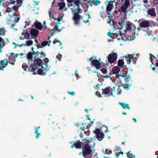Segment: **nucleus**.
<instances>
[{
  "mask_svg": "<svg viewBox=\"0 0 158 158\" xmlns=\"http://www.w3.org/2000/svg\"><path fill=\"white\" fill-rule=\"evenodd\" d=\"M80 1L81 0H75L73 3H68L67 4L68 8L72 6L74 7V8H71V9L73 15V19L76 25H79L80 21L83 19V17L80 15L82 12V10L80 7L82 4Z\"/></svg>",
  "mask_w": 158,
  "mask_h": 158,
  "instance_id": "f257e3e1",
  "label": "nucleus"
},
{
  "mask_svg": "<svg viewBox=\"0 0 158 158\" xmlns=\"http://www.w3.org/2000/svg\"><path fill=\"white\" fill-rule=\"evenodd\" d=\"M33 48H32V52H29L27 55V59L28 60L32 59L33 58V55H35V56L33 58V60H34V63H32L31 65V69L33 70V74H40V58L37 56L39 54V52H35L33 50Z\"/></svg>",
  "mask_w": 158,
  "mask_h": 158,
  "instance_id": "f03ea898",
  "label": "nucleus"
},
{
  "mask_svg": "<svg viewBox=\"0 0 158 158\" xmlns=\"http://www.w3.org/2000/svg\"><path fill=\"white\" fill-rule=\"evenodd\" d=\"M91 143H93L94 146L95 143L94 142L89 140L88 142L85 143L82 147V152L79 153L80 155H83L85 158H89L87 156L89 155L91 153H92L93 154L94 153L95 149V148L92 149L93 147L91 145Z\"/></svg>",
  "mask_w": 158,
  "mask_h": 158,
  "instance_id": "7ed1b4c3",
  "label": "nucleus"
},
{
  "mask_svg": "<svg viewBox=\"0 0 158 158\" xmlns=\"http://www.w3.org/2000/svg\"><path fill=\"white\" fill-rule=\"evenodd\" d=\"M49 61L48 59L45 58L44 60L40 59V75L44 76L46 72L48 70V63Z\"/></svg>",
  "mask_w": 158,
  "mask_h": 158,
  "instance_id": "20e7f679",
  "label": "nucleus"
},
{
  "mask_svg": "<svg viewBox=\"0 0 158 158\" xmlns=\"http://www.w3.org/2000/svg\"><path fill=\"white\" fill-rule=\"evenodd\" d=\"M118 54L116 52H112L111 53L108 55L107 57L108 62L110 64H112L117 59Z\"/></svg>",
  "mask_w": 158,
  "mask_h": 158,
  "instance_id": "39448f33",
  "label": "nucleus"
},
{
  "mask_svg": "<svg viewBox=\"0 0 158 158\" xmlns=\"http://www.w3.org/2000/svg\"><path fill=\"white\" fill-rule=\"evenodd\" d=\"M130 4L129 0H125L124 3L121 6V8L118 10V12H123L127 14V9Z\"/></svg>",
  "mask_w": 158,
  "mask_h": 158,
  "instance_id": "423d86ee",
  "label": "nucleus"
},
{
  "mask_svg": "<svg viewBox=\"0 0 158 158\" xmlns=\"http://www.w3.org/2000/svg\"><path fill=\"white\" fill-rule=\"evenodd\" d=\"M108 1L109 0H107L105 3L106 4V3H108V4H106V10L107 11H110L112 10L114 7L113 3L115 2L116 0Z\"/></svg>",
  "mask_w": 158,
  "mask_h": 158,
  "instance_id": "0eeeda50",
  "label": "nucleus"
},
{
  "mask_svg": "<svg viewBox=\"0 0 158 158\" xmlns=\"http://www.w3.org/2000/svg\"><path fill=\"white\" fill-rule=\"evenodd\" d=\"M101 61L100 58H99L98 60L95 59L91 61L92 64L97 69H99L101 67V64L100 62Z\"/></svg>",
  "mask_w": 158,
  "mask_h": 158,
  "instance_id": "6e6552de",
  "label": "nucleus"
},
{
  "mask_svg": "<svg viewBox=\"0 0 158 158\" xmlns=\"http://www.w3.org/2000/svg\"><path fill=\"white\" fill-rule=\"evenodd\" d=\"M124 34H123L121 32V31H119L118 32V34H117V39L118 40H120L121 39L123 41H127V40H131V37L130 36V39L127 38L126 37H123V35H124Z\"/></svg>",
  "mask_w": 158,
  "mask_h": 158,
  "instance_id": "1a4fd4ad",
  "label": "nucleus"
},
{
  "mask_svg": "<svg viewBox=\"0 0 158 158\" xmlns=\"http://www.w3.org/2000/svg\"><path fill=\"white\" fill-rule=\"evenodd\" d=\"M150 25V23L149 21L147 20H143V21H142L139 24V26L140 27L147 28L148 30H149Z\"/></svg>",
  "mask_w": 158,
  "mask_h": 158,
  "instance_id": "9d476101",
  "label": "nucleus"
},
{
  "mask_svg": "<svg viewBox=\"0 0 158 158\" xmlns=\"http://www.w3.org/2000/svg\"><path fill=\"white\" fill-rule=\"evenodd\" d=\"M126 28L127 30L129 31L131 30L132 32H133L134 34H135V30L136 29V27L135 25L132 23H130L129 24L126 25Z\"/></svg>",
  "mask_w": 158,
  "mask_h": 158,
  "instance_id": "9b49d317",
  "label": "nucleus"
},
{
  "mask_svg": "<svg viewBox=\"0 0 158 158\" xmlns=\"http://www.w3.org/2000/svg\"><path fill=\"white\" fill-rule=\"evenodd\" d=\"M8 62L9 61H8L6 59H4L3 60H0V70H3L7 65Z\"/></svg>",
  "mask_w": 158,
  "mask_h": 158,
  "instance_id": "f8f14e48",
  "label": "nucleus"
},
{
  "mask_svg": "<svg viewBox=\"0 0 158 158\" xmlns=\"http://www.w3.org/2000/svg\"><path fill=\"white\" fill-rule=\"evenodd\" d=\"M81 142L79 140L75 141L74 143L71 146V147L73 148L75 147L76 149H81L82 147L81 146Z\"/></svg>",
  "mask_w": 158,
  "mask_h": 158,
  "instance_id": "ddd939ff",
  "label": "nucleus"
},
{
  "mask_svg": "<svg viewBox=\"0 0 158 158\" xmlns=\"http://www.w3.org/2000/svg\"><path fill=\"white\" fill-rule=\"evenodd\" d=\"M148 14L152 17H156V13L155 10L154 8L149 9L147 11Z\"/></svg>",
  "mask_w": 158,
  "mask_h": 158,
  "instance_id": "4468645a",
  "label": "nucleus"
},
{
  "mask_svg": "<svg viewBox=\"0 0 158 158\" xmlns=\"http://www.w3.org/2000/svg\"><path fill=\"white\" fill-rule=\"evenodd\" d=\"M50 38L51 36H49L48 37V41L46 40L43 42L41 44V46H40V48L45 47L47 45L48 46H50V44L51 42V41L50 40Z\"/></svg>",
  "mask_w": 158,
  "mask_h": 158,
  "instance_id": "2eb2a0df",
  "label": "nucleus"
},
{
  "mask_svg": "<svg viewBox=\"0 0 158 158\" xmlns=\"http://www.w3.org/2000/svg\"><path fill=\"white\" fill-rule=\"evenodd\" d=\"M30 33L31 35L35 37L39 34V31L35 29H32L31 30Z\"/></svg>",
  "mask_w": 158,
  "mask_h": 158,
  "instance_id": "dca6fc26",
  "label": "nucleus"
},
{
  "mask_svg": "<svg viewBox=\"0 0 158 158\" xmlns=\"http://www.w3.org/2000/svg\"><path fill=\"white\" fill-rule=\"evenodd\" d=\"M125 57L128 64H130L131 59H133V55L131 54L128 55V56H126Z\"/></svg>",
  "mask_w": 158,
  "mask_h": 158,
  "instance_id": "f3484780",
  "label": "nucleus"
},
{
  "mask_svg": "<svg viewBox=\"0 0 158 158\" xmlns=\"http://www.w3.org/2000/svg\"><path fill=\"white\" fill-rule=\"evenodd\" d=\"M120 70V69L118 67L114 66L112 69V72L113 74H116L118 73Z\"/></svg>",
  "mask_w": 158,
  "mask_h": 158,
  "instance_id": "a211bd4d",
  "label": "nucleus"
},
{
  "mask_svg": "<svg viewBox=\"0 0 158 158\" xmlns=\"http://www.w3.org/2000/svg\"><path fill=\"white\" fill-rule=\"evenodd\" d=\"M119 104L122 106L123 109H124L125 108H127L129 109H130V107L129 106V105L128 104L119 102Z\"/></svg>",
  "mask_w": 158,
  "mask_h": 158,
  "instance_id": "6ab92c4d",
  "label": "nucleus"
},
{
  "mask_svg": "<svg viewBox=\"0 0 158 158\" xmlns=\"http://www.w3.org/2000/svg\"><path fill=\"white\" fill-rule=\"evenodd\" d=\"M104 137V134L102 132L97 135V138L99 141L102 140Z\"/></svg>",
  "mask_w": 158,
  "mask_h": 158,
  "instance_id": "aec40b11",
  "label": "nucleus"
},
{
  "mask_svg": "<svg viewBox=\"0 0 158 158\" xmlns=\"http://www.w3.org/2000/svg\"><path fill=\"white\" fill-rule=\"evenodd\" d=\"M22 35H24V39H28L29 38H30V33L28 32L27 31L25 32L22 33Z\"/></svg>",
  "mask_w": 158,
  "mask_h": 158,
  "instance_id": "412c9836",
  "label": "nucleus"
},
{
  "mask_svg": "<svg viewBox=\"0 0 158 158\" xmlns=\"http://www.w3.org/2000/svg\"><path fill=\"white\" fill-rule=\"evenodd\" d=\"M150 60L152 62V63L153 64V62H152V57H153L156 60V61L157 62L156 63V65L157 67H158V59L157 60L155 56L153 55L151 53H150ZM157 58H158V54L157 55Z\"/></svg>",
  "mask_w": 158,
  "mask_h": 158,
  "instance_id": "4be33fe9",
  "label": "nucleus"
},
{
  "mask_svg": "<svg viewBox=\"0 0 158 158\" xmlns=\"http://www.w3.org/2000/svg\"><path fill=\"white\" fill-rule=\"evenodd\" d=\"M65 5V3L64 2L58 3L57 5L59 7V10H62Z\"/></svg>",
  "mask_w": 158,
  "mask_h": 158,
  "instance_id": "5701e85b",
  "label": "nucleus"
},
{
  "mask_svg": "<svg viewBox=\"0 0 158 158\" xmlns=\"http://www.w3.org/2000/svg\"><path fill=\"white\" fill-rule=\"evenodd\" d=\"M127 82H126V83H125V84H123L122 83H121V85L125 89H126L127 90H128L130 88L129 86H131V85L129 84H127Z\"/></svg>",
  "mask_w": 158,
  "mask_h": 158,
  "instance_id": "b1692460",
  "label": "nucleus"
},
{
  "mask_svg": "<svg viewBox=\"0 0 158 158\" xmlns=\"http://www.w3.org/2000/svg\"><path fill=\"white\" fill-rule=\"evenodd\" d=\"M124 64V62L123 60L119 59L118 61V65L120 67H122Z\"/></svg>",
  "mask_w": 158,
  "mask_h": 158,
  "instance_id": "393cba45",
  "label": "nucleus"
},
{
  "mask_svg": "<svg viewBox=\"0 0 158 158\" xmlns=\"http://www.w3.org/2000/svg\"><path fill=\"white\" fill-rule=\"evenodd\" d=\"M110 88V86H108L106 87L104 89H102V90L103 91H104V94H107L109 93Z\"/></svg>",
  "mask_w": 158,
  "mask_h": 158,
  "instance_id": "a878e982",
  "label": "nucleus"
},
{
  "mask_svg": "<svg viewBox=\"0 0 158 158\" xmlns=\"http://www.w3.org/2000/svg\"><path fill=\"white\" fill-rule=\"evenodd\" d=\"M90 2L91 3H92V2H94V5L95 6L98 5L101 3V2L98 0H96V1L93 0L92 1H91V0H90L89 1H88V2Z\"/></svg>",
  "mask_w": 158,
  "mask_h": 158,
  "instance_id": "bb28decb",
  "label": "nucleus"
},
{
  "mask_svg": "<svg viewBox=\"0 0 158 158\" xmlns=\"http://www.w3.org/2000/svg\"><path fill=\"white\" fill-rule=\"evenodd\" d=\"M22 67L25 71H30V68L26 64L22 65Z\"/></svg>",
  "mask_w": 158,
  "mask_h": 158,
  "instance_id": "cd10ccee",
  "label": "nucleus"
},
{
  "mask_svg": "<svg viewBox=\"0 0 158 158\" xmlns=\"http://www.w3.org/2000/svg\"><path fill=\"white\" fill-rule=\"evenodd\" d=\"M40 128V126H39L38 127H35V133L36 134V139H38L39 138V135H40V133H39L38 132V129Z\"/></svg>",
  "mask_w": 158,
  "mask_h": 158,
  "instance_id": "c85d7f7f",
  "label": "nucleus"
},
{
  "mask_svg": "<svg viewBox=\"0 0 158 158\" xmlns=\"http://www.w3.org/2000/svg\"><path fill=\"white\" fill-rule=\"evenodd\" d=\"M7 24L9 25L10 26L12 27L14 25L15 23L14 22L13 20H7Z\"/></svg>",
  "mask_w": 158,
  "mask_h": 158,
  "instance_id": "c756f323",
  "label": "nucleus"
},
{
  "mask_svg": "<svg viewBox=\"0 0 158 158\" xmlns=\"http://www.w3.org/2000/svg\"><path fill=\"white\" fill-rule=\"evenodd\" d=\"M46 21H44L43 22V25H42V23H40V30H41L43 28H44L45 30V29L46 28H47V27L46 25Z\"/></svg>",
  "mask_w": 158,
  "mask_h": 158,
  "instance_id": "7c9ffc66",
  "label": "nucleus"
},
{
  "mask_svg": "<svg viewBox=\"0 0 158 158\" xmlns=\"http://www.w3.org/2000/svg\"><path fill=\"white\" fill-rule=\"evenodd\" d=\"M5 34V28L3 27L0 28V36L4 35Z\"/></svg>",
  "mask_w": 158,
  "mask_h": 158,
  "instance_id": "2f4dec72",
  "label": "nucleus"
},
{
  "mask_svg": "<svg viewBox=\"0 0 158 158\" xmlns=\"http://www.w3.org/2000/svg\"><path fill=\"white\" fill-rule=\"evenodd\" d=\"M35 27L38 30H40V22L36 21L34 23Z\"/></svg>",
  "mask_w": 158,
  "mask_h": 158,
  "instance_id": "473e14b6",
  "label": "nucleus"
},
{
  "mask_svg": "<svg viewBox=\"0 0 158 158\" xmlns=\"http://www.w3.org/2000/svg\"><path fill=\"white\" fill-rule=\"evenodd\" d=\"M124 0H117L116 2L115 5L116 7L118 6V5H121L122 3V2Z\"/></svg>",
  "mask_w": 158,
  "mask_h": 158,
  "instance_id": "72a5a7b5",
  "label": "nucleus"
},
{
  "mask_svg": "<svg viewBox=\"0 0 158 158\" xmlns=\"http://www.w3.org/2000/svg\"><path fill=\"white\" fill-rule=\"evenodd\" d=\"M26 45L27 46H30L32 44H33V41L31 40L27 41L26 42Z\"/></svg>",
  "mask_w": 158,
  "mask_h": 158,
  "instance_id": "f704fd0d",
  "label": "nucleus"
},
{
  "mask_svg": "<svg viewBox=\"0 0 158 158\" xmlns=\"http://www.w3.org/2000/svg\"><path fill=\"white\" fill-rule=\"evenodd\" d=\"M5 0H0V7H2L4 3ZM1 12H0V17L2 16Z\"/></svg>",
  "mask_w": 158,
  "mask_h": 158,
  "instance_id": "c9c22d12",
  "label": "nucleus"
},
{
  "mask_svg": "<svg viewBox=\"0 0 158 158\" xmlns=\"http://www.w3.org/2000/svg\"><path fill=\"white\" fill-rule=\"evenodd\" d=\"M126 77V78L124 79L125 83H126V82H127V80L128 81L129 80L131 79V77L130 75H128L127 74Z\"/></svg>",
  "mask_w": 158,
  "mask_h": 158,
  "instance_id": "e433bc0d",
  "label": "nucleus"
},
{
  "mask_svg": "<svg viewBox=\"0 0 158 158\" xmlns=\"http://www.w3.org/2000/svg\"><path fill=\"white\" fill-rule=\"evenodd\" d=\"M100 71H101L102 73L104 74H106L107 73V69L105 68H102L100 69Z\"/></svg>",
  "mask_w": 158,
  "mask_h": 158,
  "instance_id": "4c0bfd02",
  "label": "nucleus"
},
{
  "mask_svg": "<svg viewBox=\"0 0 158 158\" xmlns=\"http://www.w3.org/2000/svg\"><path fill=\"white\" fill-rule=\"evenodd\" d=\"M40 58H44L46 56V54L44 52H40Z\"/></svg>",
  "mask_w": 158,
  "mask_h": 158,
  "instance_id": "58836bf2",
  "label": "nucleus"
},
{
  "mask_svg": "<svg viewBox=\"0 0 158 158\" xmlns=\"http://www.w3.org/2000/svg\"><path fill=\"white\" fill-rule=\"evenodd\" d=\"M59 27V25H58V24H56V25H55L54 26L53 29H55L58 32H60V31L61 30L58 29V28Z\"/></svg>",
  "mask_w": 158,
  "mask_h": 158,
  "instance_id": "ea45409f",
  "label": "nucleus"
},
{
  "mask_svg": "<svg viewBox=\"0 0 158 158\" xmlns=\"http://www.w3.org/2000/svg\"><path fill=\"white\" fill-rule=\"evenodd\" d=\"M94 132L95 134L97 135L99 133H101L100 132V129L99 128L96 129L94 131Z\"/></svg>",
  "mask_w": 158,
  "mask_h": 158,
  "instance_id": "a19ab883",
  "label": "nucleus"
},
{
  "mask_svg": "<svg viewBox=\"0 0 158 158\" xmlns=\"http://www.w3.org/2000/svg\"><path fill=\"white\" fill-rule=\"evenodd\" d=\"M127 74V71L123 72L122 74H121L120 76L123 77H125Z\"/></svg>",
  "mask_w": 158,
  "mask_h": 158,
  "instance_id": "79ce46f5",
  "label": "nucleus"
},
{
  "mask_svg": "<svg viewBox=\"0 0 158 158\" xmlns=\"http://www.w3.org/2000/svg\"><path fill=\"white\" fill-rule=\"evenodd\" d=\"M19 7L18 6H12V7L11 8H12L14 10H15L16 11H17Z\"/></svg>",
  "mask_w": 158,
  "mask_h": 158,
  "instance_id": "37998d69",
  "label": "nucleus"
},
{
  "mask_svg": "<svg viewBox=\"0 0 158 158\" xmlns=\"http://www.w3.org/2000/svg\"><path fill=\"white\" fill-rule=\"evenodd\" d=\"M19 17H15V19L13 20V21L15 23H18L19 20Z\"/></svg>",
  "mask_w": 158,
  "mask_h": 158,
  "instance_id": "c03bdc74",
  "label": "nucleus"
},
{
  "mask_svg": "<svg viewBox=\"0 0 158 158\" xmlns=\"http://www.w3.org/2000/svg\"><path fill=\"white\" fill-rule=\"evenodd\" d=\"M112 21V20L111 17L109 16V19H107V23L108 24L111 23Z\"/></svg>",
  "mask_w": 158,
  "mask_h": 158,
  "instance_id": "a18cd8bd",
  "label": "nucleus"
},
{
  "mask_svg": "<svg viewBox=\"0 0 158 158\" xmlns=\"http://www.w3.org/2000/svg\"><path fill=\"white\" fill-rule=\"evenodd\" d=\"M5 45V43H3V44H0V52H2V50L1 49L2 48H3V47Z\"/></svg>",
  "mask_w": 158,
  "mask_h": 158,
  "instance_id": "49530a36",
  "label": "nucleus"
},
{
  "mask_svg": "<svg viewBox=\"0 0 158 158\" xmlns=\"http://www.w3.org/2000/svg\"><path fill=\"white\" fill-rule=\"evenodd\" d=\"M108 34L107 35L110 37H112V35H116L117 34H115V33H112L111 32H108Z\"/></svg>",
  "mask_w": 158,
  "mask_h": 158,
  "instance_id": "de8ad7c7",
  "label": "nucleus"
},
{
  "mask_svg": "<svg viewBox=\"0 0 158 158\" xmlns=\"http://www.w3.org/2000/svg\"><path fill=\"white\" fill-rule=\"evenodd\" d=\"M124 22L121 21L118 22V23L119 24V25L120 26V27H122V29L123 28V25H124L123 24Z\"/></svg>",
  "mask_w": 158,
  "mask_h": 158,
  "instance_id": "09e8293b",
  "label": "nucleus"
},
{
  "mask_svg": "<svg viewBox=\"0 0 158 158\" xmlns=\"http://www.w3.org/2000/svg\"><path fill=\"white\" fill-rule=\"evenodd\" d=\"M68 93L69 94L73 96H74L75 94V93L74 91H72V92L68 91Z\"/></svg>",
  "mask_w": 158,
  "mask_h": 158,
  "instance_id": "8fccbe9b",
  "label": "nucleus"
},
{
  "mask_svg": "<svg viewBox=\"0 0 158 158\" xmlns=\"http://www.w3.org/2000/svg\"><path fill=\"white\" fill-rule=\"evenodd\" d=\"M112 23L113 27H116V26L117 25V24L116 22L114 21V20L113 19H112Z\"/></svg>",
  "mask_w": 158,
  "mask_h": 158,
  "instance_id": "3c124183",
  "label": "nucleus"
},
{
  "mask_svg": "<svg viewBox=\"0 0 158 158\" xmlns=\"http://www.w3.org/2000/svg\"><path fill=\"white\" fill-rule=\"evenodd\" d=\"M89 140H90L89 139V140H88V139H83L82 140V143H85L86 142H88V141Z\"/></svg>",
  "mask_w": 158,
  "mask_h": 158,
  "instance_id": "603ef678",
  "label": "nucleus"
},
{
  "mask_svg": "<svg viewBox=\"0 0 158 158\" xmlns=\"http://www.w3.org/2000/svg\"><path fill=\"white\" fill-rule=\"evenodd\" d=\"M31 22V21H26L25 22V26H27L29 25L30 23Z\"/></svg>",
  "mask_w": 158,
  "mask_h": 158,
  "instance_id": "864d4df0",
  "label": "nucleus"
},
{
  "mask_svg": "<svg viewBox=\"0 0 158 158\" xmlns=\"http://www.w3.org/2000/svg\"><path fill=\"white\" fill-rule=\"evenodd\" d=\"M57 20L58 22H57V23H56V24H58L59 23V22H60V21L61 20V18L60 17V18H58L57 19Z\"/></svg>",
  "mask_w": 158,
  "mask_h": 158,
  "instance_id": "5fc2aeb1",
  "label": "nucleus"
},
{
  "mask_svg": "<svg viewBox=\"0 0 158 158\" xmlns=\"http://www.w3.org/2000/svg\"><path fill=\"white\" fill-rule=\"evenodd\" d=\"M119 155H120V153H119V152H118L115 153V156H116V157L117 158H118Z\"/></svg>",
  "mask_w": 158,
  "mask_h": 158,
  "instance_id": "6e6d98bb",
  "label": "nucleus"
},
{
  "mask_svg": "<svg viewBox=\"0 0 158 158\" xmlns=\"http://www.w3.org/2000/svg\"><path fill=\"white\" fill-rule=\"evenodd\" d=\"M75 0H67L68 3H72L74 2Z\"/></svg>",
  "mask_w": 158,
  "mask_h": 158,
  "instance_id": "4d7b16f0",
  "label": "nucleus"
},
{
  "mask_svg": "<svg viewBox=\"0 0 158 158\" xmlns=\"http://www.w3.org/2000/svg\"><path fill=\"white\" fill-rule=\"evenodd\" d=\"M154 2L155 3V6L156 5L158 4V0H153Z\"/></svg>",
  "mask_w": 158,
  "mask_h": 158,
  "instance_id": "13d9d810",
  "label": "nucleus"
},
{
  "mask_svg": "<svg viewBox=\"0 0 158 158\" xmlns=\"http://www.w3.org/2000/svg\"><path fill=\"white\" fill-rule=\"evenodd\" d=\"M16 1L18 3H21L23 2V0H16Z\"/></svg>",
  "mask_w": 158,
  "mask_h": 158,
  "instance_id": "bf43d9fd",
  "label": "nucleus"
},
{
  "mask_svg": "<svg viewBox=\"0 0 158 158\" xmlns=\"http://www.w3.org/2000/svg\"><path fill=\"white\" fill-rule=\"evenodd\" d=\"M1 42H2V44H3V43H5L4 40H3V39L2 38L0 37V43Z\"/></svg>",
  "mask_w": 158,
  "mask_h": 158,
  "instance_id": "052dcab7",
  "label": "nucleus"
},
{
  "mask_svg": "<svg viewBox=\"0 0 158 158\" xmlns=\"http://www.w3.org/2000/svg\"><path fill=\"white\" fill-rule=\"evenodd\" d=\"M52 15V12L51 11H50L49 12V17H50V19L51 20H52V18H51V15Z\"/></svg>",
  "mask_w": 158,
  "mask_h": 158,
  "instance_id": "680f3d73",
  "label": "nucleus"
},
{
  "mask_svg": "<svg viewBox=\"0 0 158 158\" xmlns=\"http://www.w3.org/2000/svg\"><path fill=\"white\" fill-rule=\"evenodd\" d=\"M118 93L119 94H122V90L118 88Z\"/></svg>",
  "mask_w": 158,
  "mask_h": 158,
  "instance_id": "e2e57ef3",
  "label": "nucleus"
},
{
  "mask_svg": "<svg viewBox=\"0 0 158 158\" xmlns=\"http://www.w3.org/2000/svg\"><path fill=\"white\" fill-rule=\"evenodd\" d=\"M75 76L76 77H77L79 76V75H78V74L77 73V70H76V71H75Z\"/></svg>",
  "mask_w": 158,
  "mask_h": 158,
  "instance_id": "0e129e2a",
  "label": "nucleus"
},
{
  "mask_svg": "<svg viewBox=\"0 0 158 158\" xmlns=\"http://www.w3.org/2000/svg\"><path fill=\"white\" fill-rule=\"evenodd\" d=\"M143 2L144 4H147L148 3V0H143Z\"/></svg>",
  "mask_w": 158,
  "mask_h": 158,
  "instance_id": "69168bd1",
  "label": "nucleus"
},
{
  "mask_svg": "<svg viewBox=\"0 0 158 158\" xmlns=\"http://www.w3.org/2000/svg\"><path fill=\"white\" fill-rule=\"evenodd\" d=\"M114 28H115L116 29H118L120 30V29H122V27H118V26H117V25L116 26V27H114Z\"/></svg>",
  "mask_w": 158,
  "mask_h": 158,
  "instance_id": "338daca9",
  "label": "nucleus"
},
{
  "mask_svg": "<svg viewBox=\"0 0 158 158\" xmlns=\"http://www.w3.org/2000/svg\"><path fill=\"white\" fill-rule=\"evenodd\" d=\"M98 127L99 128H100L101 129H102L103 127V126L102 125V124H99L98 125Z\"/></svg>",
  "mask_w": 158,
  "mask_h": 158,
  "instance_id": "774afa93",
  "label": "nucleus"
}]
</instances>
